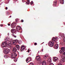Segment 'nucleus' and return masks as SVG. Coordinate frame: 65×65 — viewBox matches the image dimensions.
Returning <instances> with one entry per match:
<instances>
[{
  "mask_svg": "<svg viewBox=\"0 0 65 65\" xmlns=\"http://www.w3.org/2000/svg\"><path fill=\"white\" fill-rule=\"evenodd\" d=\"M9 40V38H7L6 39V41L3 43L2 46L3 47H5L7 46L8 45V44L9 46H11L10 43H9L10 42L8 41Z\"/></svg>",
  "mask_w": 65,
  "mask_h": 65,
  "instance_id": "obj_1",
  "label": "nucleus"
},
{
  "mask_svg": "<svg viewBox=\"0 0 65 65\" xmlns=\"http://www.w3.org/2000/svg\"><path fill=\"white\" fill-rule=\"evenodd\" d=\"M17 49L16 47H14L13 49V53L11 54V58H15L17 56V54H16L15 53L16 52H17Z\"/></svg>",
  "mask_w": 65,
  "mask_h": 65,
  "instance_id": "obj_2",
  "label": "nucleus"
},
{
  "mask_svg": "<svg viewBox=\"0 0 65 65\" xmlns=\"http://www.w3.org/2000/svg\"><path fill=\"white\" fill-rule=\"evenodd\" d=\"M9 47H6L4 49L5 51L4 52L5 54H8L9 53V52L10 51V50L9 49Z\"/></svg>",
  "mask_w": 65,
  "mask_h": 65,
  "instance_id": "obj_3",
  "label": "nucleus"
},
{
  "mask_svg": "<svg viewBox=\"0 0 65 65\" xmlns=\"http://www.w3.org/2000/svg\"><path fill=\"white\" fill-rule=\"evenodd\" d=\"M54 42L50 41L48 43V45L50 47H52L54 45Z\"/></svg>",
  "mask_w": 65,
  "mask_h": 65,
  "instance_id": "obj_4",
  "label": "nucleus"
},
{
  "mask_svg": "<svg viewBox=\"0 0 65 65\" xmlns=\"http://www.w3.org/2000/svg\"><path fill=\"white\" fill-rule=\"evenodd\" d=\"M31 60H32L31 58L30 57H29L26 59V62L27 63H28V62H29L30 61H31Z\"/></svg>",
  "mask_w": 65,
  "mask_h": 65,
  "instance_id": "obj_5",
  "label": "nucleus"
},
{
  "mask_svg": "<svg viewBox=\"0 0 65 65\" xmlns=\"http://www.w3.org/2000/svg\"><path fill=\"white\" fill-rule=\"evenodd\" d=\"M18 42H19V41L17 39L13 40V44H14V45H15V44H17V43Z\"/></svg>",
  "mask_w": 65,
  "mask_h": 65,
  "instance_id": "obj_6",
  "label": "nucleus"
},
{
  "mask_svg": "<svg viewBox=\"0 0 65 65\" xmlns=\"http://www.w3.org/2000/svg\"><path fill=\"white\" fill-rule=\"evenodd\" d=\"M11 27L12 28H13L16 26V23H12L11 25Z\"/></svg>",
  "mask_w": 65,
  "mask_h": 65,
  "instance_id": "obj_7",
  "label": "nucleus"
},
{
  "mask_svg": "<svg viewBox=\"0 0 65 65\" xmlns=\"http://www.w3.org/2000/svg\"><path fill=\"white\" fill-rule=\"evenodd\" d=\"M25 46H24V45H22L21 46V48H20L21 51H24V50H25Z\"/></svg>",
  "mask_w": 65,
  "mask_h": 65,
  "instance_id": "obj_8",
  "label": "nucleus"
},
{
  "mask_svg": "<svg viewBox=\"0 0 65 65\" xmlns=\"http://www.w3.org/2000/svg\"><path fill=\"white\" fill-rule=\"evenodd\" d=\"M11 31L12 33L14 34L16 32V30L15 29H11Z\"/></svg>",
  "mask_w": 65,
  "mask_h": 65,
  "instance_id": "obj_9",
  "label": "nucleus"
},
{
  "mask_svg": "<svg viewBox=\"0 0 65 65\" xmlns=\"http://www.w3.org/2000/svg\"><path fill=\"white\" fill-rule=\"evenodd\" d=\"M21 29V27L20 26H18L16 28V30H17L18 31H20Z\"/></svg>",
  "mask_w": 65,
  "mask_h": 65,
  "instance_id": "obj_10",
  "label": "nucleus"
},
{
  "mask_svg": "<svg viewBox=\"0 0 65 65\" xmlns=\"http://www.w3.org/2000/svg\"><path fill=\"white\" fill-rule=\"evenodd\" d=\"M58 47H59V46L58 45V44H56L54 46V48L55 49H57V48H58Z\"/></svg>",
  "mask_w": 65,
  "mask_h": 65,
  "instance_id": "obj_11",
  "label": "nucleus"
},
{
  "mask_svg": "<svg viewBox=\"0 0 65 65\" xmlns=\"http://www.w3.org/2000/svg\"><path fill=\"white\" fill-rule=\"evenodd\" d=\"M36 59L38 61H40V56H37L36 57Z\"/></svg>",
  "mask_w": 65,
  "mask_h": 65,
  "instance_id": "obj_12",
  "label": "nucleus"
},
{
  "mask_svg": "<svg viewBox=\"0 0 65 65\" xmlns=\"http://www.w3.org/2000/svg\"><path fill=\"white\" fill-rule=\"evenodd\" d=\"M59 52L60 54H62L63 53L64 54H65V50L62 51L60 50Z\"/></svg>",
  "mask_w": 65,
  "mask_h": 65,
  "instance_id": "obj_13",
  "label": "nucleus"
},
{
  "mask_svg": "<svg viewBox=\"0 0 65 65\" xmlns=\"http://www.w3.org/2000/svg\"><path fill=\"white\" fill-rule=\"evenodd\" d=\"M53 59H54V61H58V60H59V59L57 57H54V58H53Z\"/></svg>",
  "mask_w": 65,
  "mask_h": 65,
  "instance_id": "obj_14",
  "label": "nucleus"
},
{
  "mask_svg": "<svg viewBox=\"0 0 65 65\" xmlns=\"http://www.w3.org/2000/svg\"><path fill=\"white\" fill-rule=\"evenodd\" d=\"M48 61L49 62H51L52 60L51 57H49L48 58Z\"/></svg>",
  "mask_w": 65,
  "mask_h": 65,
  "instance_id": "obj_15",
  "label": "nucleus"
},
{
  "mask_svg": "<svg viewBox=\"0 0 65 65\" xmlns=\"http://www.w3.org/2000/svg\"><path fill=\"white\" fill-rule=\"evenodd\" d=\"M60 3H61L62 4H63L64 2V0H59Z\"/></svg>",
  "mask_w": 65,
  "mask_h": 65,
  "instance_id": "obj_16",
  "label": "nucleus"
},
{
  "mask_svg": "<svg viewBox=\"0 0 65 65\" xmlns=\"http://www.w3.org/2000/svg\"><path fill=\"white\" fill-rule=\"evenodd\" d=\"M42 65H46V62L45 61H43L42 63Z\"/></svg>",
  "mask_w": 65,
  "mask_h": 65,
  "instance_id": "obj_17",
  "label": "nucleus"
},
{
  "mask_svg": "<svg viewBox=\"0 0 65 65\" xmlns=\"http://www.w3.org/2000/svg\"><path fill=\"white\" fill-rule=\"evenodd\" d=\"M56 4H57V1H55L54 2V4L53 5L56 6Z\"/></svg>",
  "mask_w": 65,
  "mask_h": 65,
  "instance_id": "obj_18",
  "label": "nucleus"
},
{
  "mask_svg": "<svg viewBox=\"0 0 65 65\" xmlns=\"http://www.w3.org/2000/svg\"><path fill=\"white\" fill-rule=\"evenodd\" d=\"M16 47L17 48L18 50H20V46L18 45H16Z\"/></svg>",
  "mask_w": 65,
  "mask_h": 65,
  "instance_id": "obj_19",
  "label": "nucleus"
},
{
  "mask_svg": "<svg viewBox=\"0 0 65 65\" xmlns=\"http://www.w3.org/2000/svg\"><path fill=\"white\" fill-rule=\"evenodd\" d=\"M61 58L62 59H65V55H63L62 57Z\"/></svg>",
  "mask_w": 65,
  "mask_h": 65,
  "instance_id": "obj_20",
  "label": "nucleus"
},
{
  "mask_svg": "<svg viewBox=\"0 0 65 65\" xmlns=\"http://www.w3.org/2000/svg\"><path fill=\"white\" fill-rule=\"evenodd\" d=\"M30 3V1L27 0V2L26 3V4H29Z\"/></svg>",
  "mask_w": 65,
  "mask_h": 65,
  "instance_id": "obj_21",
  "label": "nucleus"
},
{
  "mask_svg": "<svg viewBox=\"0 0 65 65\" xmlns=\"http://www.w3.org/2000/svg\"><path fill=\"white\" fill-rule=\"evenodd\" d=\"M61 36L62 38H64L65 37V35H64V34H62L61 35Z\"/></svg>",
  "mask_w": 65,
  "mask_h": 65,
  "instance_id": "obj_22",
  "label": "nucleus"
},
{
  "mask_svg": "<svg viewBox=\"0 0 65 65\" xmlns=\"http://www.w3.org/2000/svg\"><path fill=\"white\" fill-rule=\"evenodd\" d=\"M61 50H65V47H62L61 48Z\"/></svg>",
  "mask_w": 65,
  "mask_h": 65,
  "instance_id": "obj_23",
  "label": "nucleus"
},
{
  "mask_svg": "<svg viewBox=\"0 0 65 65\" xmlns=\"http://www.w3.org/2000/svg\"><path fill=\"white\" fill-rule=\"evenodd\" d=\"M52 40L53 41H56V39L55 37H53L52 38Z\"/></svg>",
  "mask_w": 65,
  "mask_h": 65,
  "instance_id": "obj_24",
  "label": "nucleus"
},
{
  "mask_svg": "<svg viewBox=\"0 0 65 65\" xmlns=\"http://www.w3.org/2000/svg\"><path fill=\"white\" fill-rule=\"evenodd\" d=\"M44 59H46V55H44Z\"/></svg>",
  "mask_w": 65,
  "mask_h": 65,
  "instance_id": "obj_25",
  "label": "nucleus"
},
{
  "mask_svg": "<svg viewBox=\"0 0 65 65\" xmlns=\"http://www.w3.org/2000/svg\"><path fill=\"white\" fill-rule=\"evenodd\" d=\"M14 61L15 62V61H17V58H15L14 59Z\"/></svg>",
  "mask_w": 65,
  "mask_h": 65,
  "instance_id": "obj_26",
  "label": "nucleus"
},
{
  "mask_svg": "<svg viewBox=\"0 0 65 65\" xmlns=\"http://www.w3.org/2000/svg\"><path fill=\"white\" fill-rule=\"evenodd\" d=\"M33 1H31V2L30 3V5H32L33 4Z\"/></svg>",
  "mask_w": 65,
  "mask_h": 65,
  "instance_id": "obj_27",
  "label": "nucleus"
},
{
  "mask_svg": "<svg viewBox=\"0 0 65 65\" xmlns=\"http://www.w3.org/2000/svg\"><path fill=\"white\" fill-rule=\"evenodd\" d=\"M18 43L19 44H21V43H22V42L21 41H19L18 42Z\"/></svg>",
  "mask_w": 65,
  "mask_h": 65,
  "instance_id": "obj_28",
  "label": "nucleus"
},
{
  "mask_svg": "<svg viewBox=\"0 0 65 65\" xmlns=\"http://www.w3.org/2000/svg\"><path fill=\"white\" fill-rule=\"evenodd\" d=\"M20 36L21 37V38H23V35H20Z\"/></svg>",
  "mask_w": 65,
  "mask_h": 65,
  "instance_id": "obj_29",
  "label": "nucleus"
},
{
  "mask_svg": "<svg viewBox=\"0 0 65 65\" xmlns=\"http://www.w3.org/2000/svg\"><path fill=\"white\" fill-rule=\"evenodd\" d=\"M29 65H34V63L32 62H31L30 63Z\"/></svg>",
  "mask_w": 65,
  "mask_h": 65,
  "instance_id": "obj_30",
  "label": "nucleus"
},
{
  "mask_svg": "<svg viewBox=\"0 0 65 65\" xmlns=\"http://www.w3.org/2000/svg\"><path fill=\"white\" fill-rule=\"evenodd\" d=\"M4 57L5 58H7V56L5 55L4 56Z\"/></svg>",
  "mask_w": 65,
  "mask_h": 65,
  "instance_id": "obj_31",
  "label": "nucleus"
},
{
  "mask_svg": "<svg viewBox=\"0 0 65 65\" xmlns=\"http://www.w3.org/2000/svg\"><path fill=\"white\" fill-rule=\"evenodd\" d=\"M63 42H65V37L64 38H63Z\"/></svg>",
  "mask_w": 65,
  "mask_h": 65,
  "instance_id": "obj_32",
  "label": "nucleus"
},
{
  "mask_svg": "<svg viewBox=\"0 0 65 65\" xmlns=\"http://www.w3.org/2000/svg\"><path fill=\"white\" fill-rule=\"evenodd\" d=\"M55 40H57V39H59L58 38V37H56V38H55Z\"/></svg>",
  "mask_w": 65,
  "mask_h": 65,
  "instance_id": "obj_33",
  "label": "nucleus"
},
{
  "mask_svg": "<svg viewBox=\"0 0 65 65\" xmlns=\"http://www.w3.org/2000/svg\"><path fill=\"white\" fill-rule=\"evenodd\" d=\"M34 44H35V45H37V44L36 43H35Z\"/></svg>",
  "mask_w": 65,
  "mask_h": 65,
  "instance_id": "obj_34",
  "label": "nucleus"
},
{
  "mask_svg": "<svg viewBox=\"0 0 65 65\" xmlns=\"http://www.w3.org/2000/svg\"><path fill=\"white\" fill-rule=\"evenodd\" d=\"M50 65H54V64L53 63H51L50 64Z\"/></svg>",
  "mask_w": 65,
  "mask_h": 65,
  "instance_id": "obj_35",
  "label": "nucleus"
},
{
  "mask_svg": "<svg viewBox=\"0 0 65 65\" xmlns=\"http://www.w3.org/2000/svg\"><path fill=\"white\" fill-rule=\"evenodd\" d=\"M21 22H22V23H23V22H24V20H21Z\"/></svg>",
  "mask_w": 65,
  "mask_h": 65,
  "instance_id": "obj_36",
  "label": "nucleus"
},
{
  "mask_svg": "<svg viewBox=\"0 0 65 65\" xmlns=\"http://www.w3.org/2000/svg\"><path fill=\"white\" fill-rule=\"evenodd\" d=\"M14 37H15V38H16L17 36H14Z\"/></svg>",
  "mask_w": 65,
  "mask_h": 65,
  "instance_id": "obj_37",
  "label": "nucleus"
},
{
  "mask_svg": "<svg viewBox=\"0 0 65 65\" xmlns=\"http://www.w3.org/2000/svg\"><path fill=\"white\" fill-rule=\"evenodd\" d=\"M30 51V50H29V49H28V51H27V52L28 53H29V52H30L29 51Z\"/></svg>",
  "mask_w": 65,
  "mask_h": 65,
  "instance_id": "obj_38",
  "label": "nucleus"
},
{
  "mask_svg": "<svg viewBox=\"0 0 65 65\" xmlns=\"http://www.w3.org/2000/svg\"><path fill=\"white\" fill-rule=\"evenodd\" d=\"M3 26V24H1V27H2V26Z\"/></svg>",
  "mask_w": 65,
  "mask_h": 65,
  "instance_id": "obj_39",
  "label": "nucleus"
},
{
  "mask_svg": "<svg viewBox=\"0 0 65 65\" xmlns=\"http://www.w3.org/2000/svg\"><path fill=\"white\" fill-rule=\"evenodd\" d=\"M8 26H10V24H9V23H8Z\"/></svg>",
  "mask_w": 65,
  "mask_h": 65,
  "instance_id": "obj_40",
  "label": "nucleus"
},
{
  "mask_svg": "<svg viewBox=\"0 0 65 65\" xmlns=\"http://www.w3.org/2000/svg\"><path fill=\"white\" fill-rule=\"evenodd\" d=\"M6 10H7V9H8V8H7V7H6Z\"/></svg>",
  "mask_w": 65,
  "mask_h": 65,
  "instance_id": "obj_41",
  "label": "nucleus"
},
{
  "mask_svg": "<svg viewBox=\"0 0 65 65\" xmlns=\"http://www.w3.org/2000/svg\"><path fill=\"white\" fill-rule=\"evenodd\" d=\"M62 45H63V44H64V42H63V43H62Z\"/></svg>",
  "mask_w": 65,
  "mask_h": 65,
  "instance_id": "obj_42",
  "label": "nucleus"
},
{
  "mask_svg": "<svg viewBox=\"0 0 65 65\" xmlns=\"http://www.w3.org/2000/svg\"><path fill=\"white\" fill-rule=\"evenodd\" d=\"M16 21H18V19H16Z\"/></svg>",
  "mask_w": 65,
  "mask_h": 65,
  "instance_id": "obj_43",
  "label": "nucleus"
},
{
  "mask_svg": "<svg viewBox=\"0 0 65 65\" xmlns=\"http://www.w3.org/2000/svg\"><path fill=\"white\" fill-rule=\"evenodd\" d=\"M44 42H43L42 43H41V44H43V43H44Z\"/></svg>",
  "mask_w": 65,
  "mask_h": 65,
  "instance_id": "obj_44",
  "label": "nucleus"
},
{
  "mask_svg": "<svg viewBox=\"0 0 65 65\" xmlns=\"http://www.w3.org/2000/svg\"><path fill=\"white\" fill-rule=\"evenodd\" d=\"M43 49H42V52H43Z\"/></svg>",
  "mask_w": 65,
  "mask_h": 65,
  "instance_id": "obj_45",
  "label": "nucleus"
},
{
  "mask_svg": "<svg viewBox=\"0 0 65 65\" xmlns=\"http://www.w3.org/2000/svg\"><path fill=\"white\" fill-rule=\"evenodd\" d=\"M38 53H39V51H38Z\"/></svg>",
  "mask_w": 65,
  "mask_h": 65,
  "instance_id": "obj_46",
  "label": "nucleus"
},
{
  "mask_svg": "<svg viewBox=\"0 0 65 65\" xmlns=\"http://www.w3.org/2000/svg\"><path fill=\"white\" fill-rule=\"evenodd\" d=\"M10 18H11V16H10Z\"/></svg>",
  "mask_w": 65,
  "mask_h": 65,
  "instance_id": "obj_47",
  "label": "nucleus"
},
{
  "mask_svg": "<svg viewBox=\"0 0 65 65\" xmlns=\"http://www.w3.org/2000/svg\"><path fill=\"white\" fill-rule=\"evenodd\" d=\"M22 1H23V0H22Z\"/></svg>",
  "mask_w": 65,
  "mask_h": 65,
  "instance_id": "obj_48",
  "label": "nucleus"
},
{
  "mask_svg": "<svg viewBox=\"0 0 65 65\" xmlns=\"http://www.w3.org/2000/svg\"><path fill=\"white\" fill-rule=\"evenodd\" d=\"M41 62V63H42V62Z\"/></svg>",
  "mask_w": 65,
  "mask_h": 65,
  "instance_id": "obj_49",
  "label": "nucleus"
}]
</instances>
